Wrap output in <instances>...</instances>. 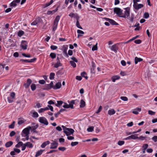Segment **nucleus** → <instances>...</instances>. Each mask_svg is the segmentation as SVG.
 Returning <instances> with one entry per match:
<instances>
[{
	"label": "nucleus",
	"mask_w": 157,
	"mask_h": 157,
	"mask_svg": "<svg viewBox=\"0 0 157 157\" xmlns=\"http://www.w3.org/2000/svg\"><path fill=\"white\" fill-rule=\"evenodd\" d=\"M62 127L63 128L64 132L67 136L73 134L74 132V130L72 128H66L63 125H62Z\"/></svg>",
	"instance_id": "1"
},
{
	"label": "nucleus",
	"mask_w": 157,
	"mask_h": 157,
	"mask_svg": "<svg viewBox=\"0 0 157 157\" xmlns=\"http://www.w3.org/2000/svg\"><path fill=\"white\" fill-rule=\"evenodd\" d=\"M64 105L63 106L65 108H71V109H74L73 104L75 103V101L73 100H72L69 104H68L66 103H64Z\"/></svg>",
	"instance_id": "2"
},
{
	"label": "nucleus",
	"mask_w": 157,
	"mask_h": 157,
	"mask_svg": "<svg viewBox=\"0 0 157 157\" xmlns=\"http://www.w3.org/2000/svg\"><path fill=\"white\" fill-rule=\"evenodd\" d=\"M39 122L46 125H47L48 124V122L47 119L44 117H40L39 118Z\"/></svg>",
	"instance_id": "3"
},
{
	"label": "nucleus",
	"mask_w": 157,
	"mask_h": 157,
	"mask_svg": "<svg viewBox=\"0 0 157 157\" xmlns=\"http://www.w3.org/2000/svg\"><path fill=\"white\" fill-rule=\"evenodd\" d=\"M125 11H124V15H123L122 14V16L121 17L125 18L128 17L129 16L130 14V8L127 7L124 9Z\"/></svg>",
	"instance_id": "4"
},
{
	"label": "nucleus",
	"mask_w": 157,
	"mask_h": 157,
	"mask_svg": "<svg viewBox=\"0 0 157 157\" xmlns=\"http://www.w3.org/2000/svg\"><path fill=\"white\" fill-rule=\"evenodd\" d=\"M114 13H116L119 17H121L122 16V10L119 8L116 7L114 9Z\"/></svg>",
	"instance_id": "5"
},
{
	"label": "nucleus",
	"mask_w": 157,
	"mask_h": 157,
	"mask_svg": "<svg viewBox=\"0 0 157 157\" xmlns=\"http://www.w3.org/2000/svg\"><path fill=\"white\" fill-rule=\"evenodd\" d=\"M27 44L28 43L26 41L23 40L21 42L20 46L23 49L25 50L27 49Z\"/></svg>",
	"instance_id": "6"
},
{
	"label": "nucleus",
	"mask_w": 157,
	"mask_h": 157,
	"mask_svg": "<svg viewBox=\"0 0 157 157\" xmlns=\"http://www.w3.org/2000/svg\"><path fill=\"white\" fill-rule=\"evenodd\" d=\"M133 6L134 8L136 10H138L142 8L144 6V5L142 4L138 3L133 4Z\"/></svg>",
	"instance_id": "7"
},
{
	"label": "nucleus",
	"mask_w": 157,
	"mask_h": 157,
	"mask_svg": "<svg viewBox=\"0 0 157 157\" xmlns=\"http://www.w3.org/2000/svg\"><path fill=\"white\" fill-rule=\"evenodd\" d=\"M31 127L29 126L27 128H25L23 131V133L25 134V135H29V131L31 129Z\"/></svg>",
	"instance_id": "8"
},
{
	"label": "nucleus",
	"mask_w": 157,
	"mask_h": 157,
	"mask_svg": "<svg viewBox=\"0 0 157 157\" xmlns=\"http://www.w3.org/2000/svg\"><path fill=\"white\" fill-rule=\"evenodd\" d=\"M32 82V81L30 78L27 79L26 83L24 84V86L25 88H27L29 87L31 84Z\"/></svg>",
	"instance_id": "9"
},
{
	"label": "nucleus",
	"mask_w": 157,
	"mask_h": 157,
	"mask_svg": "<svg viewBox=\"0 0 157 157\" xmlns=\"http://www.w3.org/2000/svg\"><path fill=\"white\" fill-rule=\"evenodd\" d=\"M106 21H109L112 25H118V24L116 22L114 21L112 19L105 18Z\"/></svg>",
	"instance_id": "10"
},
{
	"label": "nucleus",
	"mask_w": 157,
	"mask_h": 157,
	"mask_svg": "<svg viewBox=\"0 0 157 157\" xmlns=\"http://www.w3.org/2000/svg\"><path fill=\"white\" fill-rule=\"evenodd\" d=\"M110 49L112 51H113L115 52L116 53L118 49V47L117 45V44H115L112 45Z\"/></svg>",
	"instance_id": "11"
},
{
	"label": "nucleus",
	"mask_w": 157,
	"mask_h": 157,
	"mask_svg": "<svg viewBox=\"0 0 157 157\" xmlns=\"http://www.w3.org/2000/svg\"><path fill=\"white\" fill-rule=\"evenodd\" d=\"M58 145V144L55 141L51 144L50 149H55L56 148Z\"/></svg>",
	"instance_id": "12"
},
{
	"label": "nucleus",
	"mask_w": 157,
	"mask_h": 157,
	"mask_svg": "<svg viewBox=\"0 0 157 157\" xmlns=\"http://www.w3.org/2000/svg\"><path fill=\"white\" fill-rule=\"evenodd\" d=\"M21 0H14L10 3V6L12 7L16 6L17 4L16 3H19Z\"/></svg>",
	"instance_id": "13"
},
{
	"label": "nucleus",
	"mask_w": 157,
	"mask_h": 157,
	"mask_svg": "<svg viewBox=\"0 0 157 157\" xmlns=\"http://www.w3.org/2000/svg\"><path fill=\"white\" fill-rule=\"evenodd\" d=\"M62 66V64L60 63V61L58 57L57 58V63L54 64V67L58 68L59 66Z\"/></svg>",
	"instance_id": "14"
},
{
	"label": "nucleus",
	"mask_w": 157,
	"mask_h": 157,
	"mask_svg": "<svg viewBox=\"0 0 157 157\" xmlns=\"http://www.w3.org/2000/svg\"><path fill=\"white\" fill-rule=\"evenodd\" d=\"M41 20V18L40 17L37 18L35 20L31 23L32 25H34L38 24Z\"/></svg>",
	"instance_id": "15"
},
{
	"label": "nucleus",
	"mask_w": 157,
	"mask_h": 157,
	"mask_svg": "<svg viewBox=\"0 0 157 157\" xmlns=\"http://www.w3.org/2000/svg\"><path fill=\"white\" fill-rule=\"evenodd\" d=\"M61 86V82H59L56 83L55 86L53 87V88L54 89H59L60 88Z\"/></svg>",
	"instance_id": "16"
},
{
	"label": "nucleus",
	"mask_w": 157,
	"mask_h": 157,
	"mask_svg": "<svg viewBox=\"0 0 157 157\" xmlns=\"http://www.w3.org/2000/svg\"><path fill=\"white\" fill-rule=\"evenodd\" d=\"M69 15L71 17L76 18L77 20H79V17L77 13H70Z\"/></svg>",
	"instance_id": "17"
},
{
	"label": "nucleus",
	"mask_w": 157,
	"mask_h": 157,
	"mask_svg": "<svg viewBox=\"0 0 157 157\" xmlns=\"http://www.w3.org/2000/svg\"><path fill=\"white\" fill-rule=\"evenodd\" d=\"M141 110V108H136L134 109L132 111V113L135 114L137 115L139 113V112Z\"/></svg>",
	"instance_id": "18"
},
{
	"label": "nucleus",
	"mask_w": 157,
	"mask_h": 157,
	"mask_svg": "<svg viewBox=\"0 0 157 157\" xmlns=\"http://www.w3.org/2000/svg\"><path fill=\"white\" fill-rule=\"evenodd\" d=\"M143 59L140 58H138L136 57L135 58V63L136 64H137L138 62H141L143 61Z\"/></svg>",
	"instance_id": "19"
},
{
	"label": "nucleus",
	"mask_w": 157,
	"mask_h": 157,
	"mask_svg": "<svg viewBox=\"0 0 157 157\" xmlns=\"http://www.w3.org/2000/svg\"><path fill=\"white\" fill-rule=\"evenodd\" d=\"M30 113L32 114V116L34 118H37L39 116L38 113L37 112H34L33 113L32 111H31L30 112Z\"/></svg>",
	"instance_id": "20"
},
{
	"label": "nucleus",
	"mask_w": 157,
	"mask_h": 157,
	"mask_svg": "<svg viewBox=\"0 0 157 157\" xmlns=\"http://www.w3.org/2000/svg\"><path fill=\"white\" fill-rule=\"evenodd\" d=\"M48 109L49 108L48 107H46L44 108L40 109L38 110V112L39 113H42Z\"/></svg>",
	"instance_id": "21"
},
{
	"label": "nucleus",
	"mask_w": 157,
	"mask_h": 157,
	"mask_svg": "<svg viewBox=\"0 0 157 157\" xmlns=\"http://www.w3.org/2000/svg\"><path fill=\"white\" fill-rule=\"evenodd\" d=\"M115 113V111L113 109L109 110L108 111V114L110 115H113Z\"/></svg>",
	"instance_id": "22"
},
{
	"label": "nucleus",
	"mask_w": 157,
	"mask_h": 157,
	"mask_svg": "<svg viewBox=\"0 0 157 157\" xmlns=\"http://www.w3.org/2000/svg\"><path fill=\"white\" fill-rule=\"evenodd\" d=\"M50 144V142L48 141L44 142L41 145V147L42 148H44L47 145Z\"/></svg>",
	"instance_id": "23"
},
{
	"label": "nucleus",
	"mask_w": 157,
	"mask_h": 157,
	"mask_svg": "<svg viewBox=\"0 0 157 157\" xmlns=\"http://www.w3.org/2000/svg\"><path fill=\"white\" fill-rule=\"evenodd\" d=\"M120 78V77L119 76L115 75L113 76L112 78V80L113 82H115L116 80Z\"/></svg>",
	"instance_id": "24"
},
{
	"label": "nucleus",
	"mask_w": 157,
	"mask_h": 157,
	"mask_svg": "<svg viewBox=\"0 0 157 157\" xmlns=\"http://www.w3.org/2000/svg\"><path fill=\"white\" fill-rule=\"evenodd\" d=\"M60 17L58 15L57 16L54 20V24L58 25V22L60 19Z\"/></svg>",
	"instance_id": "25"
},
{
	"label": "nucleus",
	"mask_w": 157,
	"mask_h": 157,
	"mask_svg": "<svg viewBox=\"0 0 157 157\" xmlns=\"http://www.w3.org/2000/svg\"><path fill=\"white\" fill-rule=\"evenodd\" d=\"M13 142L11 141L7 142L5 144V146L6 147H8L12 145Z\"/></svg>",
	"instance_id": "26"
},
{
	"label": "nucleus",
	"mask_w": 157,
	"mask_h": 157,
	"mask_svg": "<svg viewBox=\"0 0 157 157\" xmlns=\"http://www.w3.org/2000/svg\"><path fill=\"white\" fill-rule=\"evenodd\" d=\"M80 106L81 108H83L85 105V102L83 100H81L80 101Z\"/></svg>",
	"instance_id": "27"
},
{
	"label": "nucleus",
	"mask_w": 157,
	"mask_h": 157,
	"mask_svg": "<svg viewBox=\"0 0 157 157\" xmlns=\"http://www.w3.org/2000/svg\"><path fill=\"white\" fill-rule=\"evenodd\" d=\"M77 32L79 34L78 36V38H79L80 36H82V35H81L80 34H84V32L83 31H82L81 30H78L77 31Z\"/></svg>",
	"instance_id": "28"
},
{
	"label": "nucleus",
	"mask_w": 157,
	"mask_h": 157,
	"mask_svg": "<svg viewBox=\"0 0 157 157\" xmlns=\"http://www.w3.org/2000/svg\"><path fill=\"white\" fill-rule=\"evenodd\" d=\"M43 151V150H40V151H38L36 152V154L35 155V156L36 157H37L40 155L42 154Z\"/></svg>",
	"instance_id": "29"
},
{
	"label": "nucleus",
	"mask_w": 157,
	"mask_h": 157,
	"mask_svg": "<svg viewBox=\"0 0 157 157\" xmlns=\"http://www.w3.org/2000/svg\"><path fill=\"white\" fill-rule=\"evenodd\" d=\"M52 87L49 84H46L45 85V87L43 88L44 90H48L51 89Z\"/></svg>",
	"instance_id": "30"
},
{
	"label": "nucleus",
	"mask_w": 157,
	"mask_h": 157,
	"mask_svg": "<svg viewBox=\"0 0 157 157\" xmlns=\"http://www.w3.org/2000/svg\"><path fill=\"white\" fill-rule=\"evenodd\" d=\"M55 75V74L54 73L52 72L50 74L49 78L51 80L53 79L54 78V76Z\"/></svg>",
	"instance_id": "31"
},
{
	"label": "nucleus",
	"mask_w": 157,
	"mask_h": 157,
	"mask_svg": "<svg viewBox=\"0 0 157 157\" xmlns=\"http://www.w3.org/2000/svg\"><path fill=\"white\" fill-rule=\"evenodd\" d=\"M26 146L29 148H32L33 147V145L32 144L29 142H28L25 143Z\"/></svg>",
	"instance_id": "32"
},
{
	"label": "nucleus",
	"mask_w": 157,
	"mask_h": 157,
	"mask_svg": "<svg viewBox=\"0 0 157 157\" xmlns=\"http://www.w3.org/2000/svg\"><path fill=\"white\" fill-rule=\"evenodd\" d=\"M32 128L31 129L34 132H35L36 129L38 127V125L37 124H36L35 125L31 127Z\"/></svg>",
	"instance_id": "33"
},
{
	"label": "nucleus",
	"mask_w": 157,
	"mask_h": 157,
	"mask_svg": "<svg viewBox=\"0 0 157 157\" xmlns=\"http://www.w3.org/2000/svg\"><path fill=\"white\" fill-rule=\"evenodd\" d=\"M24 34V32L22 30H20L17 33L18 36L19 37H21Z\"/></svg>",
	"instance_id": "34"
},
{
	"label": "nucleus",
	"mask_w": 157,
	"mask_h": 157,
	"mask_svg": "<svg viewBox=\"0 0 157 157\" xmlns=\"http://www.w3.org/2000/svg\"><path fill=\"white\" fill-rule=\"evenodd\" d=\"M131 139L135 140L138 138L137 134L132 135L131 136Z\"/></svg>",
	"instance_id": "35"
},
{
	"label": "nucleus",
	"mask_w": 157,
	"mask_h": 157,
	"mask_svg": "<svg viewBox=\"0 0 157 157\" xmlns=\"http://www.w3.org/2000/svg\"><path fill=\"white\" fill-rule=\"evenodd\" d=\"M57 103L55 104V105L58 107H59L60 105H61L63 103V101H58Z\"/></svg>",
	"instance_id": "36"
},
{
	"label": "nucleus",
	"mask_w": 157,
	"mask_h": 157,
	"mask_svg": "<svg viewBox=\"0 0 157 157\" xmlns=\"http://www.w3.org/2000/svg\"><path fill=\"white\" fill-rule=\"evenodd\" d=\"M22 145H23V143L22 142H19L18 144H16L15 146V147H16L19 148Z\"/></svg>",
	"instance_id": "37"
},
{
	"label": "nucleus",
	"mask_w": 157,
	"mask_h": 157,
	"mask_svg": "<svg viewBox=\"0 0 157 157\" xmlns=\"http://www.w3.org/2000/svg\"><path fill=\"white\" fill-rule=\"evenodd\" d=\"M81 75L82 77H84L86 79H88V77L86 75V73L85 72L83 71L82 72L81 74Z\"/></svg>",
	"instance_id": "38"
},
{
	"label": "nucleus",
	"mask_w": 157,
	"mask_h": 157,
	"mask_svg": "<svg viewBox=\"0 0 157 157\" xmlns=\"http://www.w3.org/2000/svg\"><path fill=\"white\" fill-rule=\"evenodd\" d=\"M31 89L32 90L34 91L36 89V87L35 84L33 83L32 84L31 86Z\"/></svg>",
	"instance_id": "39"
},
{
	"label": "nucleus",
	"mask_w": 157,
	"mask_h": 157,
	"mask_svg": "<svg viewBox=\"0 0 157 157\" xmlns=\"http://www.w3.org/2000/svg\"><path fill=\"white\" fill-rule=\"evenodd\" d=\"M15 121H13L12 124L9 125V128H13L15 126Z\"/></svg>",
	"instance_id": "40"
},
{
	"label": "nucleus",
	"mask_w": 157,
	"mask_h": 157,
	"mask_svg": "<svg viewBox=\"0 0 157 157\" xmlns=\"http://www.w3.org/2000/svg\"><path fill=\"white\" fill-rule=\"evenodd\" d=\"M148 145L147 144H144L142 147V149L146 150L148 148Z\"/></svg>",
	"instance_id": "41"
},
{
	"label": "nucleus",
	"mask_w": 157,
	"mask_h": 157,
	"mask_svg": "<svg viewBox=\"0 0 157 157\" xmlns=\"http://www.w3.org/2000/svg\"><path fill=\"white\" fill-rule=\"evenodd\" d=\"M94 127L90 126L87 129V131L88 132H92L94 130Z\"/></svg>",
	"instance_id": "42"
},
{
	"label": "nucleus",
	"mask_w": 157,
	"mask_h": 157,
	"mask_svg": "<svg viewBox=\"0 0 157 157\" xmlns=\"http://www.w3.org/2000/svg\"><path fill=\"white\" fill-rule=\"evenodd\" d=\"M76 25L77 27L78 28L80 29H82V28L80 25V24H79V20H77Z\"/></svg>",
	"instance_id": "43"
},
{
	"label": "nucleus",
	"mask_w": 157,
	"mask_h": 157,
	"mask_svg": "<svg viewBox=\"0 0 157 157\" xmlns=\"http://www.w3.org/2000/svg\"><path fill=\"white\" fill-rule=\"evenodd\" d=\"M50 56L52 59H54L56 57V54L54 53H51L50 55Z\"/></svg>",
	"instance_id": "44"
},
{
	"label": "nucleus",
	"mask_w": 157,
	"mask_h": 157,
	"mask_svg": "<svg viewBox=\"0 0 157 157\" xmlns=\"http://www.w3.org/2000/svg\"><path fill=\"white\" fill-rule=\"evenodd\" d=\"M97 44H98V43H97L93 47L92 49V50L93 51L97 50L98 49Z\"/></svg>",
	"instance_id": "45"
},
{
	"label": "nucleus",
	"mask_w": 157,
	"mask_h": 157,
	"mask_svg": "<svg viewBox=\"0 0 157 157\" xmlns=\"http://www.w3.org/2000/svg\"><path fill=\"white\" fill-rule=\"evenodd\" d=\"M120 99L124 101H127L128 100V98L125 96H121L120 97Z\"/></svg>",
	"instance_id": "46"
},
{
	"label": "nucleus",
	"mask_w": 157,
	"mask_h": 157,
	"mask_svg": "<svg viewBox=\"0 0 157 157\" xmlns=\"http://www.w3.org/2000/svg\"><path fill=\"white\" fill-rule=\"evenodd\" d=\"M70 63L71 64V66H72L73 67L75 68L76 67V64L75 63V62H73V61H70Z\"/></svg>",
	"instance_id": "47"
},
{
	"label": "nucleus",
	"mask_w": 157,
	"mask_h": 157,
	"mask_svg": "<svg viewBox=\"0 0 157 157\" xmlns=\"http://www.w3.org/2000/svg\"><path fill=\"white\" fill-rule=\"evenodd\" d=\"M53 2V0H51L49 3H46L45 4V7H46L49 6Z\"/></svg>",
	"instance_id": "48"
},
{
	"label": "nucleus",
	"mask_w": 157,
	"mask_h": 157,
	"mask_svg": "<svg viewBox=\"0 0 157 157\" xmlns=\"http://www.w3.org/2000/svg\"><path fill=\"white\" fill-rule=\"evenodd\" d=\"M42 107V104H40L39 103H37L36 105L35 106V108H39Z\"/></svg>",
	"instance_id": "49"
},
{
	"label": "nucleus",
	"mask_w": 157,
	"mask_h": 157,
	"mask_svg": "<svg viewBox=\"0 0 157 157\" xmlns=\"http://www.w3.org/2000/svg\"><path fill=\"white\" fill-rule=\"evenodd\" d=\"M124 143V141L119 140L118 142V144L119 146H121Z\"/></svg>",
	"instance_id": "50"
},
{
	"label": "nucleus",
	"mask_w": 157,
	"mask_h": 157,
	"mask_svg": "<svg viewBox=\"0 0 157 157\" xmlns=\"http://www.w3.org/2000/svg\"><path fill=\"white\" fill-rule=\"evenodd\" d=\"M78 142H72L71 143V145L72 147L76 146L78 145Z\"/></svg>",
	"instance_id": "51"
},
{
	"label": "nucleus",
	"mask_w": 157,
	"mask_h": 157,
	"mask_svg": "<svg viewBox=\"0 0 157 157\" xmlns=\"http://www.w3.org/2000/svg\"><path fill=\"white\" fill-rule=\"evenodd\" d=\"M58 149L59 150L63 151L66 150V148L64 147H60Z\"/></svg>",
	"instance_id": "52"
},
{
	"label": "nucleus",
	"mask_w": 157,
	"mask_h": 157,
	"mask_svg": "<svg viewBox=\"0 0 157 157\" xmlns=\"http://www.w3.org/2000/svg\"><path fill=\"white\" fill-rule=\"evenodd\" d=\"M144 17L147 19L149 17V14L148 13L146 12L144 13Z\"/></svg>",
	"instance_id": "53"
},
{
	"label": "nucleus",
	"mask_w": 157,
	"mask_h": 157,
	"mask_svg": "<svg viewBox=\"0 0 157 157\" xmlns=\"http://www.w3.org/2000/svg\"><path fill=\"white\" fill-rule=\"evenodd\" d=\"M148 113L149 114L152 115H154L155 114V112H153L151 110H149L148 111Z\"/></svg>",
	"instance_id": "54"
},
{
	"label": "nucleus",
	"mask_w": 157,
	"mask_h": 157,
	"mask_svg": "<svg viewBox=\"0 0 157 157\" xmlns=\"http://www.w3.org/2000/svg\"><path fill=\"white\" fill-rule=\"evenodd\" d=\"M71 59L72 60H71V61H73V62L76 63H77L78 62L77 59L74 57H71Z\"/></svg>",
	"instance_id": "55"
},
{
	"label": "nucleus",
	"mask_w": 157,
	"mask_h": 157,
	"mask_svg": "<svg viewBox=\"0 0 157 157\" xmlns=\"http://www.w3.org/2000/svg\"><path fill=\"white\" fill-rule=\"evenodd\" d=\"M16 134V132L14 131H12L10 133V136L11 137L13 136Z\"/></svg>",
	"instance_id": "56"
},
{
	"label": "nucleus",
	"mask_w": 157,
	"mask_h": 157,
	"mask_svg": "<svg viewBox=\"0 0 157 157\" xmlns=\"http://www.w3.org/2000/svg\"><path fill=\"white\" fill-rule=\"evenodd\" d=\"M141 42V41L140 40L138 39L135 40L134 42L136 44H140Z\"/></svg>",
	"instance_id": "57"
},
{
	"label": "nucleus",
	"mask_w": 157,
	"mask_h": 157,
	"mask_svg": "<svg viewBox=\"0 0 157 157\" xmlns=\"http://www.w3.org/2000/svg\"><path fill=\"white\" fill-rule=\"evenodd\" d=\"M50 48L51 49L53 50H56L57 48V47L54 45H51Z\"/></svg>",
	"instance_id": "58"
},
{
	"label": "nucleus",
	"mask_w": 157,
	"mask_h": 157,
	"mask_svg": "<svg viewBox=\"0 0 157 157\" xmlns=\"http://www.w3.org/2000/svg\"><path fill=\"white\" fill-rule=\"evenodd\" d=\"M152 140L155 142H156L157 141V136H154L152 138Z\"/></svg>",
	"instance_id": "59"
},
{
	"label": "nucleus",
	"mask_w": 157,
	"mask_h": 157,
	"mask_svg": "<svg viewBox=\"0 0 157 157\" xmlns=\"http://www.w3.org/2000/svg\"><path fill=\"white\" fill-rule=\"evenodd\" d=\"M102 109V106H99L98 109V110L96 111V113H99L100 112H101V111Z\"/></svg>",
	"instance_id": "60"
},
{
	"label": "nucleus",
	"mask_w": 157,
	"mask_h": 157,
	"mask_svg": "<svg viewBox=\"0 0 157 157\" xmlns=\"http://www.w3.org/2000/svg\"><path fill=\"white\" fill-rule=\"evenodd\" d=\"M39 83H40V84H44L45 83V82L44 80H40L39 81Z\"/></svg>",
	"instance_id": "61"
},
{
	"label": "nucleus",
	"mask_w": 157,
	"mask_h": 157,
	"mask_svg": "<svg viewBox=\"0 0 157 157\" xmlns=\"http://www.w3.org/2000/svg\"><path fill=\"white\" fill-rule=\"evenodd\" d=\"M146 137H144L142 136H140V137H138V139H140L141 140H144L146 139Z\"/></svg>",
	"instance_id": "62"
},
{
	"label": "nucleus",
	"mask_w": 157,
	"mask_h": 157,
	"mask_svg": "<svg viewBox=\"0 0 157 157\" xmlns=\"http://www.w3.org/2000/svg\"><path fill=\"white\" fill-rule=\"evenodd\" d=\"M26 145H25V144H23V145H22L21 146V147H22V149L21 150L22 151H24L25 150V148H26Z\"/></svg>",
	"instance_id": "63"
},
{
	"label": "nucleus",
	"mask_w": 157,
	"mask_h": 157,
	"mask_svg": "<svg viewBox=\"0 0 157 157\" xmlns=\"http://www.w3.org/2000/svg\"><path fill=\"white\" fill-rule=\"evenodd\" d=\"M58 25L54 24L53 25V31H55L56 29H57V26Z\"/></svg>",
	"instance_id": "64"
}]
</instances>
